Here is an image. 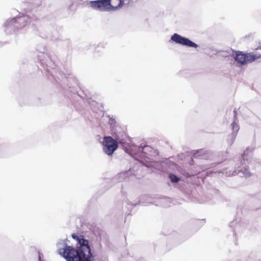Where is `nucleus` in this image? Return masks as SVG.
I'll return each instance as SVG.
<instances>
[{"mask_svg":"<svg viewBox=\"0 0 261 261\" xmlns=\"http://www.w3.org/2000/svg\"><path fill=\"white\" fill-rule=\"evenodd\" d=\"M72 238L77 241V249L68 246L65 240H61L57 244L58 253L66 261H94L91 248L93 242H89L83 236L75 233L72 234Z\"/></svg>","mask_w":261,"mask_h":261,"instance_id":"f257e3e1","label":"nucleus"},{"mask_svg":"<svg viewBox=\"0 0 261 261\" xmlns=\"http://www.w3.org/2000/svg\"><path fill=\"white\" fill-rule=\"evenodd\" d=\"M253 151V148H251L250 150L249 147L247 148L246 150L244 151V154L242 156L243 159V163L242 161L240 162V164L243 167H241L240 166H238L237 167H236V169L233 170L232 172L229 171V173L228 175H239L240 177H249L250 176L251 173L248 171V166L247 167L245 164V161H247L248 163L251 165V161H249V159L248 158V156L250 157L252 155V152Z\"/></svg>","mask_w":261,"mask_h":261,"instance_id":"f03ea898","label":"nucleus"},{"mask_svg":"<svg viewBox=\"0 0 261 261\" xmlns=\"http://www.w3.org/2000/svg\"><path fill=\"white\" fill-rule=\"evenodd\" d=\"M257 50L260 51H256L247 54H244L241 52H236L232 55V57L238 63L244 65L248 62H252L261 57V48L257 49Z\"/></svg>","mask_w":261,"mask_h":261,"instance_id":"7ed1b4c3","label":"nucleus"},{"mask_svg":"<svg viewBox=\"0 0 261 261\" xmlns=\"http://www.w3.org/2000/svg\"><path fill=\"white\" fill-rule=\"evenodd\" d=\"M102 149L108 155H112L118 148V142L112 137L105 136L103 138Z\"/></svg>","mask_w":261,"mask_h":261,"instance_id":"20e7f679","label":"nucleus"},{"mask_svg":"<svg viewBox=\"0 0 261 261\" xmlns=\"http://www.w3.org/2000/svg\"><path fill=\"white\" fill-rule=\"evenodd\" d=\"M170 40L175 43L179 44L183 46L194 48H197L198 47V45L195 42L177 33L173 34L171 36Z\"/></svg>","mask_w":261,"mask_h":261,"instance_id":"39448f33","label":"nucleus"},{"mask_svg":"<svg viewBox=\"0 0 261 261\" xmlns=\"http://www.w3.org/2000/svg\"><path fill=\"white\" fill-rule=\"evenodd\" d=\"M4 30L7 34L15 32L17 29L15 18L8 19L4 23Z\"/></svg>","mask_w":261,"mask_h":261,"instance_id":"423d86ee","label":"nucleus"},{"mask_svg":"<svg viewBox=\"0 0 261 261\" xmlns=\"http://www.w3.org/2000/svg\"><path fill=\"white\" fill-rule=\"evenodd\" d=\"M14 18L16 22L17 28L18 29H22L31 22V17L27 14L17 16Z\"/></svg>","mask_w":261,"mask_h":261,"instance_id":"0eeeda50","label":"nucleus"},{"mask_svg":"<svg viewBox=\"0 0 261 261\" xmlns=\"http://www.w3.org/2000/svg\"><path fill=\"white\" fill-rule=\"evenodd\" d=\"M231 128L232 130V133L229 135L227 139L228 144L231 146L234 142L237 136L238 132L240 129L238 124L235 121L231 123Z\"/></svg>","mask_w":261,"mask_h":261,"instance_id":"6e6552de","label":"nucleus"},{"mask_svg":"<svg viewBox=\"0 0 261 261\" xmlns=\"http://www.w3.org/2000/svg\"><path fill=\"white\" fill-rule=\"evenodd\" d=\"M38 57L42 64L46 65L47 66L52 65L51 60L47 53L40 52L38 55Z\"/></svg>","mask_w":261,"mask_h":261,"instance_id":"1a4fd4ad","label":"nucleus"},{"mask_svg":"<svg viewBox=\"0 0 261 261\" xmlns=\"http://www.w3.org/2000/svg\"><path fill=\"white\" fill-rule=\"evenodd\" d=\"M109 2L111 12L118 10L125 4V0H109Z\"/></svg>","mask_w":261,"mask_h":261,"instance_id":"9d476101","label":"nucleus"},{"mask_svg":"<svg viewBox=\"0 0 261 261\" xmlns=\"http://www.w3.org/2000/svg\"><path fill=\"white\" fill-rule=\"evenodd\" d=\"M99 1L101 12H111L109 0H99Z\"/></svg>","mask_w":261,"mask_h":261,"instance_id":"9b49d317","label":"nucleus"},{"mask_svg":"<svg viewBox=\"0 0 261 261\" xmlns=\"http://www.w3.org/2000/svg\"><path fill=\"white\" fill-rule=\"evenodd\" d=\"M90 7L93 9L101 11V7L99 0L90 1Z\"/></svg>","mask_w":261,"mask_h":261,"instance_id":"f8f14e48","label":"nucleus"},{"mask_svg":"<svg viewBox=\"0 0 261 261\" xmlns=\"http://www.w3.org/2000/svg\"><path fill=\"white\" fill-rule=\"evenodd\" d=\"M134 174L133 170L130 169L127 171L119 173V176L120 177H123L124 179H126V178H128L131 175H133Z\"/></svg>","mask_w":261,"mask_h":261,"instance_id":"ddd939ff","label":"nucleus"},{"mask_svg":"<svg viewBox=\"0 0 261 261\" xmlns=\"http://www.w3.org/2000/svg\"><path fill=\"white\" fill-rule=\"evenodd\" d=\"M169 178L172 182H177L179 180V178L173 174L169 175Z\"/></svg>","mask_w":261,"mask_h":261,"instance_id":"4468645a","label":"nucleus"},{"mask_svg":"<svg viewBox=\"0 0 261 261\" xmlns=\"http://www.w3.org/2000/svg\"><path fill=\"white\" fill-rule=\"evenodd\" d=\"M27 3H31L33 6H36L40 4V0H27Z\"/></svg>","mask_w":261,"mask_h":261,"instance_id":"2eb2a0df","label":"nucleus"},{"mask_svg":"<svg viewBox=\"0 0 261 261\" xmlns=\"http://www.w3.org/2000/svg\"><path fill=\"white\" fill-rule=\"evenodd\" d=\"M148 147V146H144V147H142V146H138V152H140V151H141V152H143V151H143V150H144V149L145 148H147Z\"/></svg>","mask_w":261,"mask_h":261,"instance_id":"dca6fc26","label":"nucleus"},{"mask_svg":"<svg viewBox=\"0 0 261 261\" xmlns=\"http://www.w3.org/2000/svg\"><path fill=\"white\" fill-rule=\"evenodd\" d=\"M72 3H74L80 2L82 1V0H72Z\"/></svg>","mask_w":261,"mask_h":261,"instance_id":"f3484780","label":"nucleus"},{"mask_svg":"<svg viewBox=\"0 0 261 261\" xmlns=\"http://www.w3.org/2000/svg\"><path fill=\"white\" fill-rule=\"evenodd\" d=\"M164 200L166 201H168L169 200V198H165Z\"/></svg>","mask_w":261,"mask_h":261,"instance_id":"a211bd4d","label":"nucleus"},{"mask_svg":"<svg viewBox=\"0 0 261 261\" xmlns=\"http://www.w3.org/2000/svg\"><path fill=\"white\" fill-rule=\"evenodd\" d=\"M99 246H101V244H100V243H99Z\"/></svg>","mask_w":261,"mask_h":261,"instance_id":"6ab92c4d","label":"nucleus"},{"mask_svg":"<svg viewBox=\"0 0 261 261\" xmlns=\"http://www.w3.org/2000/svg\"><path fill=\"white\" fill-rule=\"evenodd\" d=\"M39 259H40V256L39 257ZM39 261H40V260H39Z\"/></svg>","mask_w":261,"mask_h":261,"instance_id":"aec40b11","label":"nucleus"}]
</instances>
